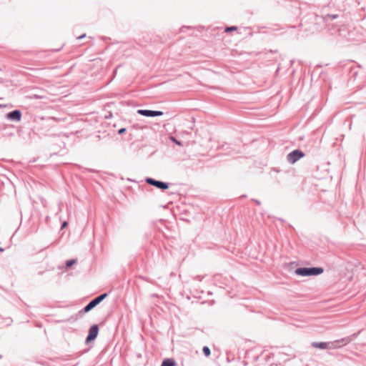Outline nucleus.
Returning <instances> with one entry per match:
<instances>
[{"label": "nucleus", "mask_w": 366, "mask_h": 366, "mask_svg": "<svg viewBox=\"0 0 366 366\" xmlns=\"http://www.w3.org/2000/svg\"><path fill=\"white\" fill-rule=\"evenodd\" d=\"M126 132V129L125 128H121L119 129L118 131V134H124V132Z\"/></svg>", "instance_id": "dca6fc26"}, {"label": "nucleus", "mask_w": 366, "mask_h": 366, "mask_svg": "<svg viewBox=\"0 0 366 366\" xmlns=\"http://www.w3.org/2000/svg\"><path fill=\"white\" fill-rule=\"evenodd\" d=\"M337 342H348L349 340H346L345 338H342L341 340H337Z\"/></svg>", "instance_id": "f3484780"}, {"label": "nucleus", "mask_w": 366, "mask_h": 366, "mask_svg": "<svg viewBox=\"0 0 366 366\" xmlns=\"http://www.w3.org/2000/svg\"><path fill=\"white\" fill-rule=\"evenodd\" d=\"M304 156V152L299 149H295L287 154V160L291 164H295Z\"/></svg>", "instance_id": "20e7f679"}, {"label": "nucleus", "mask_w": 366, "mask_h": 366, "mask_svg": "<svg viewBox=\"0 0 366 366\" xmlns=\"http://www.w3.org/2000/svg\"><path fill=\"white\" fill-rule=\"evenodd\" d=\"M67 225V222H64L61 224V229H63L64 228H65Z\"/></svg>", "instance_id": "a211bd4d"}, {"label": "nucleus", "mask_w": 366, "mask_h": 366, "mask_svg": "<svg viewBox=\"0 0 366 366\" xmlns=\"http://www.w3.org/2000/svg\"><path fill=\"white\" fill-rule=\"evenodd\" d=\"M98 333H99L98 325L94 324V325H92L91 327L89 328V334L86 337V341L87 342H89L90 341L94 340L97 338Z\"/></svg>", "instance_id": "0eeeda50"}, {"label": "nucleus", "mask_w": 366, "mask_h": 366, "mask_svg": "<svg viewBox=\"0 0 366 366\" xmlns=\"http://www.w3.org/2000/svg\"><path fill=\"white\" fill-rule=\"evenodd\" d=\"M76 262V259H69L66 262V266L67 267H70L71 266H72L74 264H75Z\"/></svg>", "instance_id": "f8f14e48"}, {"label": "nucleus", "mask_w": 366, "mask_h": 366, "mask_svg": "<svg viewBox=\"0 0 366 366\" xmlns=\"http://www.w3.org/2000/svg\"><path fill=\"white\" fill-rule=\"evenodd\" d=\"M145 182L153 187H155L161 190H166L169 187V184L167 182H164L159 180H156L151 177H147L145 179Z\"/></svg>", "instance_id": "7ed1b4c3"}, {"label": "nucleus", "mask_w": 366, "mask_h": 366, "mask_svg": "<svg viewBox=\"0 0 366 366\" xmlns=\"http://www.w3.org/2000/svg\"><path fill=\"white\" fill-rule=\"evenodd\" d=\"M84 36H85V34H83V35L79 36L78 39H81L84 38Z\"/></svg>", "instance_id": "aec40b11"}, {"label": "nucleus", "mask_w": 366, "mask_h": 366, "mask_svg": "<svg viewBox=\"0 0 366 366\" xmlns=\"http://www.w3.org/2000/svg\"><path fill=\"white\" fill-rule=\"evenodd\" d=\"M237 29V27L235 26H227L224 29V31L225 32H230V31H236Z\"/></svg>", "instance_id": "ddd939ff"}, {"label": "nucleus", "mask_w": 366, "mask_h": 366, "mask_svg": "<svg viewBox=\"0 0 366 366\" xmlns=\"http://www.w3.org/2000/svg\"><path fill=\"white\" fill-rule=\"evenodd\" d=\"M22 117L21 112L19 109L13 110L6 114V117L8 120L19 122Z\"/></svg>", "instance_id": "39448f33"}, {"label": "nucleus", "mask_w": 366, "mask_h": 366, "mask_svg": "<svg viewBox=\"0 0 366 366\" xmlns=\"http://www.w3.org/2000/svg\"><path fill=\"white\" fill-rule=\"evenodd\" d=\"M332 347H330V348H335V347H337V346H333V343H332Z\"/></svg>", "instance_id": "4be33fe9"}, {"label": "nucleus", "mask_w": 366, "mask_h": 366, "mask_svg": "<svg viewBox=\"0 0 366 366\" xmlns=\"http://www.w3.org/2000/svg\"><path fill=\"white\" fill-rule=\"evenodd\" d=\"M324 272L322 267H299L295 271V273L299 276H317L321 274Z\"/></svg>", "instance_id": "f257e3e1"}, {"label": "nucleus", "mask_w": 366, "mask_h": 366, "mask_svg": "<svg viewBox=\"0 0 366 366\" xmlns=\"http://www.w3.org/2000/svg\"><path fill=\"white\" fill-rule=\"evenodd\" d=\"M203 353L206 357H208L211 354L210 349L207 346H204L202 349Z\"/></svg>", "instance_id": "9b49d317"}, {"label": "nucleus", "mask_w": 366, "mask_h": 366, "mask_svg": "<svg viewBox=\"0 0 366 366\" xmlns=\"http://www.w3.org/2000/svg\"><path fill=\"white\" fill-rule=\"evenodd\" d=\"M338 17L337 14H327L324 16L323 20L325 23H327L330 20L335 19Z\"/></svg>", "instance_id": "9d476101"}, {"label": "nucleus", "mask_w": 366, "mask_h": 366, "mask_svg": "<svg viewBox=\"0 0 366 366\" xmlns=\"http://www.w3.org/2000/svg\"><path fill=\"white\" fill-rule=\"evenodd\" d=\"M329 344L330 343L323 342H314L312 343V347H314L315 348H320L322 350H325L328 347Z\"/></svg>", "instance_id": "6e6552de"}, {"label": "nucleus", "mask_w": 366, "mask_h": 366, "mask_svg": "<svg viewBox=\"0 0 366 366\" xmlns=\"http://www.w3.org/2000/svg\"><path fill=\"white\" fill-rule=\"evenodd\" d=\"M137 113L140 115L148 117H154L163 115V112L161 111H154L149 109H139L137 110Z\"/></svg>", "instance_id": "423d86ee"}, {"label": "nucleus", "mask_w": 366, "mask_h": 366, "mask_svg": "<svg viewBox=\"0 0 366 366\" xmlns=\"http://www.w3.org/2000/svg\"><path fill=\"white\" fill-rule=\"evenodd\" d=\"M257 204H260V202L258 200H254Z\"/></svg>", "instance_id": "412c9836"}, {"label": "nucleus", "mask_w": 366, "mask_h": 366, "mask_svg": "<svg viewBox=\"0 0 366 366\" xmlns=\"http://www.w3.org/2000/svg\"><path fill=\"white\" fill-rule=\"evenodd\" d=\"M170 139H171V140H172L173 142H174L176 144H177V145H179V146H182V143L180 141L177 140L175 137H170Z\"/></svg>", "instance_id": "4468645a"}, {"label": "nucleus", "mask_w": 366, "mask_h": 366, "mask_svg": "<svg viewBox=\"0 0 366 366\" xmlns=\"http://www.w3.org/2000/svg\"><path fill=\"white\" fill-rule=\"evenodd\" d=\"M50 119H53V120H55V121H58L59 119H56V117H50L49 118Z\"/></svg>", "instance_id": "6ab92c4d"}, {"label": "nucleus", "mask_w": 366, "mask_h": 366, "mask_svg": "<svg viewBox=\"0 0 366 366\" xmlns=\"http://www.w3.org/2000/svg\"><path fill=\"white\" fill-rule=\"evenodd\" d=\"M31 99H42L43 97L41 96V95H39V94H32L31 96L29 97Z\"/></svg>", "instance_id": "2eb2a0df"}, {"label": "nucleus", "mask_w": 366, "mask_h": 366, "mask_svg": "<svg viewBox=\"0 0 366 366\" xmlns=\"http://www.w3.org/2000/svg\"><path fill=\"white\" fill-rule=\"evenodd\" d=\"M107 297V293H103L92 300L83 309L84 312H88L94 309Z\"/></svg>", "instance_id": "f03ea898"}, {"label": "nucleus", "mask_w": 366, "mask_h": 366, "mask_svg": "<svg viewBox=\"0 0 366 366\" xmlns=\"http://www.w3.org/2000/svg\"><path fill=\"white\" fill-rule=\"evenodd\" d=\"M176 364L173 359H165L162 361L161 366H174Z\"/></svg>", "instance_id": "1a4fd4ad"}, {"label": "nucleus", "mask_w": 366, "mask_h": 366, "mask_svg": "<svg viewBox=\"0 0 366 366\" xmlns=\"http://www.w3.org/2000/svg\"><path fill=\"white\" fill-rule=\"evenodd\" d=\"M4 251V249L0 247V252H3Z\"/></svg>", "instance_id": "5701e85b"}]
</instances>
